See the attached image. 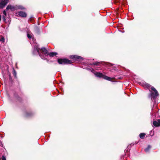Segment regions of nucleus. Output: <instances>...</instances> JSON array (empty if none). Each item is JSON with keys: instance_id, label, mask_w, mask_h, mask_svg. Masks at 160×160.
<instances>
[{"instance_id": "f257e3e1", "label": "nucleus", "mask_w": 160, "mask_h": 160, "mask_svg": "<svg viewBox=\"0 0 160 160\" xmlns=\"http://www.w3.org/2000/svg\"><path fill=\"white\" fill-rule=\"evenodd\" d=\"M41 51L46 56H47L48 55V50L45 48H42L41 49L39 48H38L37 47H35L33 51L34 52H37L39 54L40 56L41 57V58L43 59H45V58H44V57H42L41 55V54L39 53V51Z\"/></svg>"}, {"instance_id": "f03ea898", "label": "nucleus", "mask_w": 160, "mask_h": 160, "mask_svg": "<svg viewBox=\"0 0 160 160\" xmlns=\"http://www.w3.org/2000/svg\"><path fill=\"white\" fill-rule=\"evenodd\" d=\"M145 87L147 88L149 90V91H150V89L151 88L152 90L153 91L155 92V94L154 95H153V92H152L151 93V96L153 98L155 97H157L158 95V91H157L156 89L153 87H151V86L148 83H145L144 84V86Z\"/></svg>"}, {"instance_id": "7ed1b4c3", "label": "nucleus", "mask_w": 160, "mask_h": 160, "mask_svg": "<svg viewBox=\"0 0 160 160\" xmlns=\"http://www.w3.org/2000/svg\"><path fill=\"white\" fill-rule=\"evenodd\" d=\"M58 62L59 64H71V61L66 59H58Z\"/></svg>"}, {"instance_id": "20e7f679", "label": "nucleus", "mask_w": 160, "mask_h": 160, "mask_svg": "<svg viewBox=\"0 0 160 160\" xmlns=\"http://www.w3.org/2000/svg\"><path fill=\"white\" fill-rule=\"evenodd\" d=\"M9 2V0H1L0 1V8H3Z\"/></svg>"}, {"instance_id": "39448f33", "label": "nucleus", "mask_w": 160, "mask_h": 160, "mask_svg": "<svg viewBox=\"0 0 160 160\" xmlns=\"http://www.w3.org/2000/svg\"><path fill=\"white\" fill-rule=\"evenodd\" d=\"M16 9V8L14 6H12L11 5H8V6L6 9V10L7 11L9 9H10L11 11H14Z\"/></svg>"}, {"instance_id": "423d86ee", "label": "nucleus", "mask_w": 160, "mask_h": 160, "mask_svg": "<svg viewBox=\"0 0 160 160\" xmlns=\"http://www.w3.org/2000/svg\"><path fill=\"white\" fill-rule=\"evenodd\" d=\"M153 125L155 127L160 126V119H158L156 121H154Z\"/></svg>"}, {"instance_id": "0eeeda50", "label": "nucleus", "mask_w": 160, "mask_h": 160, "mask_svg": "<svg viewBox=\"0 0 160 160\" xmlns=\"http://www.w3.org/2000/svg\"><path fill=\"white\" fill-rule=\"evenodd\" d=\"M18 15L22 17H26L27 16V14L26 12L23 11H20L18 12Z\"/></svg>"}, {"instance_id": "6e6552de", "label": "nucleus", "mask_w": 160, "mask_h": 160, "mask_svg": "<svg viewBox=\"0 0 160 160\" xmlns=\"http://www.w3.org/2000/svg\"><path fill=\"white\" fill-rule=\"evenodd\" d=\"M95 75L98 77L103 78L104 75L102 73L96 72L94 73Z\"/></svg>"}, {"instance_id": "1a4fd4ad", "label": "nucleus", "mask_w": 160, "mask_h": 160, "mask_svg": "<svg viewBox=\"0 0 160 160\" xmlns=\"http://www.w3.org/2000/svg\"><path fill=\"white\" fill-rule=\"evenodd\" d=\"M102 78L105 80H108L109 81H111L112 80V78H111L110 77H109L108 76H105V75H104Z\"/></svg>"}, {"instance_id": "9d476101", "label": "nucleus", "mask_w": 160, "mask_h": 160, "mask_svg": "<svg viewBox=\"0 0 160 160\" xmlns=\"http://www.w3.org/2000/svg\"><path fill=\"white\" fill-rule=\"evenodd\" d=\"M58 54L57 53L55 52H51L48 53V55H49L50 57H53L54 56L57 55Z\"/></svg>"}, {"instance_id": "9b49d317", "label": "nucleus", "mask_w": 160, "mask_h": 160, "mask_svg": "<svg viewBox=\"0 0 160 160\" xmlns=\"http://www.w3.org/2000/svg\"><path fill=\"white\" fill-rule=\"evenodd\" d=\"M71 58L72 59H79L81 58V57L77 56H71Z\"/></svg>"}, {"instance_id": "f8f14e48", "label": "nucleus", "mask_w": 160, "mask_h": 160, "mask_svg": "<svg viewBox=\"0 0 160 160\" xmlns=\"http://www.w3.org/2000/svg\"><path fill=\"white\" fill-rule=\"evenodd\" d=\"M3 13L4 14V15L3 17V19L4 21H6V19H5V17L6 16L7 13L6 11L5 10H4L3 12Z\"/></svg>"}, {"instance_id": "ddd939ff", "label": "nucleus", "mask_w": 160, "mask_h": 160, "mask_svg": "<svg viewBox=\"0 0 160 160\" xmlns=\"http://www.w3.org/2000/svg\"><path fill=\"white\" fill-rule=\"evenodd\" d=\"M145 136V134L143 133H141L140 134L139 137L141 139H143L144 138Z\"/></svg>"}, {"instance_id": "4468645a", "label": "nucleus", "mask_w": 160, "mask_h": 160, "mask_svg": "<svg viewBox=\"0 0 160 160\" xmlns=\"http://www.w3.org/2000/svg\"><path fill=\"white\" fill-rule=\"evenodd\" d=\"M0 41L2 42H5V39L4 38L2 37H0Z\"/></svg>"}, {"instance_id": "2eb2a0df", "label": "nucleus", "mask_w": 160, "mask_h": 160, "mask_svg": "<svg viewBox=\"0 0 160 160\" xmlns=\"http://www.w3.org/2000/svg\"><path fill=\"white\" fill-rule=\"evenodd\" d=\"M151 147L150 146H148V147L145 148V151L146 152H147L148 151L149 149L151 148Z\"/></svg>"}, {"instance_id": "dca6fc26", "label": "nucleus", "mask_w": 160, "mask_h": 160, "mask_svg": "<svg viewBox=\"0 0 160 160\" xmlns=\"http://www.w3.org/2000/svg\"><path fill=\"white\" fill-rule=\"evenodd\" d=\"M27 37L29 39L31 38L32 37V35L28 33L27 34Z\"/></svg>"}, {"instance_id": "f3484780", "label": "nucleus", "mask_w": 160, "mask_h": 160, "mask_svg": "<svg viewBox=\"0 0 160 160\" xmlns=\"http://www.w3.org/2000/svg\"><path fill=\"white\" fill-rule=\"evenodd\" d=\"M2 160H6L5 157L4 156H2Z\"/></svg>"}, {"instance_id": "a211bd4d", "label": "nucleus", "mask_w": 160, "mask_h": 160, "mask_svg": "<svg viewBox=\"0 0 160 160\" xmlns=\"http://www.w3.org/2000/svg\"><path fill=\"white\" fill-rule=\"evenodd\" d=\"M18 8L20 9H24L25 8L23 7H20L19 8Z\"/></svg>"}, {"instance_id": "6ab92c4d", "label": "nucleus", "mask_w": 160, "mask_h": 160, "mask_svg": "<svg viewBox=\"0 0 160 160\" xmlns=\"http://www.w3.org/2000/svg\"><path fill=\"white\" fill-rule=\"evenodd\" d=\"M99 63V62H95L94 63H93V64L96 65H98Z\"/></svg>"}]
</instances>
